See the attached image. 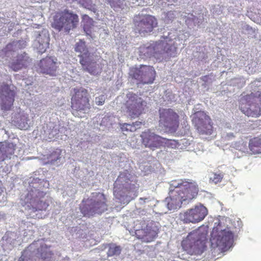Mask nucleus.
I'll return each mask as SVG.
<instances>
[{
	"mask_svg": "<svg viewBox=\"0 0 261 261\" xmlns=\"http://www.w3.org/2000/svg\"><path fill=\"white\" fill-rule=\"evenodd\" d=\"M199 188L196 181L189 179L173 180L170 185L169 197L166 198L170 210L181 207L183 202L191 201L198 195Z\"/></svg>",
	"mask_w": 261,
	"mask_h": 261,
	"instance_id": "f257e3e1",
	"label": "nucleus"
},
{
	"mask_svg": "<svg viewBox=\"0 0 261 261\" xmlns=\"http://www.w3.org/2000/svg\"><path fill=\"white\" fill-rule=\"evenodd\" d=\"M207 232L200 229L194 230L182 241V249L190 255H201L206 249Z\"/></svg>",
	"mask_w": 261,
	"mask_h": 261,
	"instance_id": "f03ea898",
	"label": "nucleus"
},
{
	"mask_svg": "<svg viewBox=\"0 0 261 261\" xmlns=\"http://www.w3.org/2000/svg\"><path fill=\"white\" fill-rule=\"evenodd\" d=\"M79 22L78 15L72 11L65 9L57 12L53 16L51 26L58 32L68 34L70 31L77 28Z\"/></svg>",
	"mask_w": 261,
	"mask_h": 261,
	"instance_id": "7ed1b4c3",
	"label": "nucleus"
},
{
	"mask_svg": "<svg viewBox=\"0 0 261 261\" xmlns=\"http://www.w3.org/2000/svg\"><path fill=\"white\" fill-rule=\"evenodd\" d=\"M106 198L103 194H96L95 199L83 200L80 206L81 212L84 217H91L96 214H101L107 210Z\"/></svg>",
	"mask_w": 261,
	"mask_h": 261,
	"instance_id": "20e7f679",
	"label": "nucleus"
},
{
	"mask_svg": "<svg viewBox=\"0 0 261 261\" xmlns=\"http://www.w3.org/2000/svg\"><path fill=\"white\" fill-rule=\"evenodd\" d=\"M139 188L137 182L132 179L130 175L126 173H121L117 177L114 184L113 193L114 196L118 199L121 197L128 196L130 194H136Z\"/></svg>",
	"mask_w": 261,
	"mask_h": 261,
	"instance_id": "39448f33",
	"label": "nucleus"
},
{
	"mask_svg": "<svg viewBox=\"0 0 261 261\" xmlns=\"http://www.w3.org/2000/svg\"><path fill=\"white\" fill-rule=\"evenodd\" d=\"M72 91L71 112L74 116L79 117V112H85L91 108L89 94L88 90L83 87L73 88Z\"/></svg>",
	"mask_w": 261,
	"mask_h": 261,
	"instance_id": "423d86ee",
	"label": "nucleus"
},
{
	"mask_svg": "<svg viewBox=\"0 0 261 261\" xmlns=\"http://www.w3.org/2000/svg\"><path fill=\"white\" fill-rule=\"evenodd\" d=\"M75 51L80 53V63L83 70L88 72L91 74H98L100 71V67L95 61H92L90 58V53L86 47L85 42L80 40L75 44Z\"/></svg>",
	"mask_w": 261,
	"mask_h": 261,
	"instance_id": "0eeeda50",
	"label": "nucleus"
},
{
	"mask_svg": "<svg viewBox=\"0 0 261 261\" xmlns=\"http://www.w3.org/2000/svg\"><path fill=\"white\" fill-rule=\"evenodd\" d=\"M134 30L142 36H146L158 27L157 19L149 14H138L134 16Z\"/></svg>",
	"mask_w": 261,
	"mask_h": 261,
	"instance_id": "6e6552de",
	"label": "nucleus"
},
{
	"mask_svg": "<svg viewBox=\"0 0 261 261\" xmlns=\"http://www.w3.org/2000/svg\"><path fill=\"white\" fill-rule=\"evenodd\" d=\"M146 102L137 94L129 92L124 103L126 112L132 118L140 116L144 111Z\"/></svg>",
	"mask_w": 261,
	"mask_h": 261,
	"instance_id": "1a4fd4ad",
	"label": "nucleus"
},
{
	"mask_svg": "<svg viewBox=\"0 0 261 261\" xmlns=\"http://www.w3.org/2000/svg\"><path fill=\"white\" fill-rule=\"evenodd\" d=\"M159 124L169 130L175 132L179 125V116L172 109H160L159 110Z\"/></svg>",
	"mask_w": 261,
	"mask_h": 261,
	"instance_id": "9d476101",
	"label": "nucleus"
},
{
	"mask_svg": "<svg viewBox=\"0 0 261 261\" xmlns=\"http://www.w3.org/2000/svg\"><path fill=\"white\" fill-rule=\"evenodd\" d=\"M130 75L138 81V84H152L155 80L156 72L152 66L141 65L139 68L130 70Z\"/></svg>",
	"mask_w": 261,
	"mask_h": 261,
	"instance_id": "9b49d317",
	"label": "nucleus"
},
{
	"mask_svg": "<svg viewBox=\"0 0 261 261\" xmlns=\"http://www.w3.org/2000/svg\"><path fill=\"white\" fill-rule=\"evenodd\" d=\"M44 196V193L42 191L37 189L31 190L29 191L24 199V202H22L21 204L23 206L30 204V205L28 204L27 206L34 212L37 211L46 210L48 206V204L39 198V197Z\"/></svg>",
	"mask_w": 261,
	"mask_h": 261,
	"instance_id": "f8f14e48",
	"label": "nucleus"
},
{
	"mask_svg": "<svg viewBox=\"0 0 261 261\" xmlns=\"http://www.w3.org/2000/svg\"><path fill=\"white\" fill-rule=\"evenodd\" d=\"M207 208L200 204L180 214V219L184 223H196L203 220L207 215Z\"/></svg>",
	"mask_w": 261,
	"mask_h": 261,
	"instance_id": "ddd939ff",
	"label": "nucleus"
},
{
	"mask_svg": "<svg viewBox=\"0 0 261 261\" xmlns=\"http://www.w3.org/2000/svg\"><path fill=\"white\" fill-rule=\"evenodd\" d=\"M193 122L198 133L202 135H211L213 124L210 116L203 112H198L193 120Z\"/></svg>",
	"mask_w": 261,
	"mask_h": 261,
	"instance_id": "4468645a",
	"label": "nucleus"
},
{
	"mask_svg": "<svg viewBox=\"0 0 261 261\" xmlns=\"http://www.w3.org/2000/svg\"><path fill=\"white\" fill-rule=\"evenodd\" d=\"M135 234L137 238L143 242H151L155 238L157 232L147 224L145 220H141L135 226Z\"/></svg>",
	"mask_w": 261,
	"mask_h": 261,
	"instance_id": "2eb2a0df",
	"label": "nucleus"
},
{
	"mask_svg": "<svg viewBox=\"0 0 261 261\" xmlns=\"http://www.w3.org/2000/svg\"><path fill=\"white\" fill-rule=\"evenodd\" d=\"M141 137L143 144L146 147L150 148L152 150L162 146L164 144L163 140H166V138H162L149 130L143 132Z\"/></svg>",
	"mask_w": 261,
	"mask_h": 261,
	"instance_id": "dca6fc26",
	"label": "nucleus"
},
{
	"mask_svg": "<svg viewBox=\"0 0 261 261\" xmlns=\"http://www.w3.org/2000/svg\"><path fill=\"white\" fill-rule=\"evenodd\" d=\"M38 66L40 72L56 76L58 69V60L56 58L46 57L40 61Z\"/></svg>",
	"mask_w": 261,
	"mask_h": 261,
	"instance_id": "f3484780",
	"label": "nucleus"
},
{
	"mask_svg": "<svg viewBox=\"0 0 261 261\" xmlns=\"http://www.w3.org/2000/svg\"><path fill=\"white\" fill-rule=\"evenodd\" d=\"M212 241V244L215 243L217 247L224 250L231 246L233 241V234L229 230H222L217 236L213 238Z\"/></svg>",
	"mask_w": 261,
	"mask_h": 261,
	"instance_id": "a211bd4d",
	"label": "nucleus"
},
{
	"mask_svg": "<svg viewBox=\"0 0 261 261\" xmlns=\"http://www.w3.org/2000/svg\"><path fill=\"white\" fill-rule=\"evenodd\" d=\"M31 60L27 54L23 53L17 56L16 61L12 63L11 68L15 71H18L22 68L27 67Z\"/></svg>",
	"mask_w": 261,
	"mask_h": 261,
	"instance_id": "6ab92c4d",
	"label": "nucleus"
},
{
	"mask_svg": "<svg viewBox=\"0 0 261 261\" xmlns=\"http://www.w3.org/2000/svg\"><path fill=\"white\" fill-rule=\"evenodd\" d=\"M16 145L13 143H8L3 145L0 148V163L10 159L14 153Z\"/></svg>",
	"mask_w": 261,
	"mask_h": 261,
	"instance_id": "aec40b11",
	"label": "nucleus"
},
{
	"mask_svg": "<svg viewBox=\"0 0 261 261\" xmlns=\"http://www.w3.org/2000/svg\"><path fill=\"white\" fill-rule=\"evenodd\" d=\"M249 148L253 154L261 153V138L254 137L250 140Z\"/></svg>",
	"mask_w": 261,
	"mask_h": 261,
	"instance_id": "412c9836",
	"label": "nucleus"
},
{
	"mask_svg": "<svg viewBox=\"0 0 261 261\" xmlns=\"http://www.w3.org/2000/svg\"><path fill=\"white\" fill-rule=\"evenodd\" d=\"M8 94V96H5L3 99V102L1 106L2 109L5 111L10 110L14 101V94L13 92L9 90Z\"/></svg>",
	"mask_w": 261,
	"mask_h": 261,
	"instance_id": "4be33fe9",
	"label": "nucleus"
},
{
	"mask_svg": "<svg viewBox=\"0 0 261 261\" xmlns=\"http://www.w3.org/2000/svg\"><path fill=\"white\" fill-rule=\"evenodd\" d=\"M255 109L252 110L251 108L245 110L242 106L241 107V111L248 117H257L260 115V109L258 106H255Z\"/></svg>",
	"mask_w": 261,
	"mask_h": 261,
	"instance_id": "5701e85b",
	"label": "nucleus"
},
{
	"mask_svg": "<svg viewBox=\"0 0 261 261\" xmlns=\"http://www.w3.org/2000/svg\"><path fill=\"white\" fill-rule=\"evenodd\" d=\"M18 117H17V120L15 121L18 127L20 129H24L27 127L28 121V116L27 114H18Z\"/></svg>",
	"mask_w": 261,
	"mask_h": 261,
	"instance_id": "b1692460",
	"label": "nucleus"
},
{
	"mask_svg": "<svg viewBox=\"0 0 261 261\" xmlns=\"http://www.w3.org/2000/svg\"><path fill=\"white\" fill-rule=\"evenodd\" d=\"M38 251L40 252V257L43 260L50 259L53 254L46 245H42Z\"/></svg>",
	"mask_w": 261,
	"mask_h": 261,
	"instance_id": "393cba45",
	"label": "nucleus"
},
{
	"mask_svg": "<svg viewBox=\"0 0 261 261\" xmlns=\"http://www.w3.org/2000/svg\"><path fill=\"white\" fill-rule=\"evenodd\" d=\"M139 123L138 122H136L135 123H133V124L129 123H122L120 124V128L121 130L123 132H133L136 130L137 128L136 125H138Z\"/></svg>",
	"mask_w": 261,
	"mask_h": 261,
	"instance_id": "a878e982",
	"label": "nucleus"
},
{
	"mask_svg": "<svg viewBox=\"0 0 261 261\" xmlns=\"http://www.w3.org/2000/svg\"><path fill=\"white\" fill-rule=\"evenodd\" d=\"M223 176L224 174L222 172H212L210 177V181L217 184L221 182Z\"/></svg>",
	"mask_w": 261,
	"mask_h": 261,
	"instance_id": "bb28decb",
	"label": "nucleus"
},
{
	"mask_svg": "<svg viewBox=\"0 0 261 261\" xmlns=\"http://www.w3.org/2000/svg\"><path fill=\"white\" fill-rule=\"evenodd\" d=\"M121 251V249L120 246L112 244L109 246L107 254L109 256H112L115 255H118L120 254Z\"/></svg>",
	"mask_w": 261,
	"mask_h": 261,
	"instance_id": "cd10ccee",
	"label": "nucleus"
},
{
	"mask_svg": "<svg viewBox=\"0 0 261 261\" xmlns=\"http://www.w3.org/2000/svg\"><path fill=\"white\" fill-rule=\"evenodd\" d=\"M18 261H33L31 258V252L28 250H24L19 257Z\"/></svg>",
	"mask_w": 261,
	"mask_h": 261,
	"instance_id": "c85d7f7f",
	"label": "nucleus"
},
{
	"mask_svg": "<svg viewBox=\"0 0 261 261\" xmlns=\"http://www.w3.org/2000/svg\"><path fill=\"white\" fill-rule=\"evenodd\" d=\"M94 26V21L92 20V22L90 21L89 22H86L83 23V29L85 32L88 35H91L92 33V30Z\"/></svg>",
	"mask_w": 261,
	"mask_h": 261,
	"instance_id": "c756f323",
	"label": "nucleus"
},
{
	"mask_svg": "<svg viewBox=\"0 0 261 261\" xmlns=\"http://www.w3.org/2000/svg\"><path fill=\"white\" fill-rule=\"evenodd\" d=\"M162 46L164 47V51L167 54L171 55V53L175 51V47L172 44L162 42Z\"/></svg>",
	"mask_w": 261,
	"mask_h": 261,
	"instance_id": "7c9ffc66",
	"label": "nucleus"
},
{
	"mask_svg": "<svg viewBox=\"0 0 261 261\" xmlns=\"http://www.w3.org/2000/svg\"><path fill=\"white\" fill-rule=\"evenodd\" d=\"M106 99V96L105 95H100L99 96L96 97L95 102L97 106H102L104 105Z\"/></svg>",
	"mask_w": 261,
	"mask_h": 261,
	"instance_id": "2f4dec72",
	"label": "nucleus"
},
{
	"mask_svg": "<svg viewBox=\"0 0 261 261\" xmlns=\"http://www.w3.org/2000/svg\"><path fill=\"white\" fill-rule=\"evenodd\" d=\"M164 143L166 144L168 146L171 148L176 147L177 145V142L174 140H163Z\"/></svg>",
	"mask_w": 261,
	"mask_h": 261,
	"instance_id": "473e14b6",
	"label": "nucleus"
},
{
	"mask_svg": "<svg viewBox=\"0 0 261 261\" xmlns=\"http://www.w3.org/2000/svg\"><path fill=\"white\" fill-rule=\"evenodd\" d=\"M50 157L52 158L50 160V163H53L54 162L57 161L58 160H59L61 158L60 151H55L53 152L50 155Z\"/></svg>",
	"mask_w": 261,
	"mask_h": 261,
	"instance_id": "72a5a7b5",
	"label": "nucleus"
},
{
	"mask_svg": "<svg viewBox=\"0 0 261 261\" xmlns=\"http://www.w3.org/2000/svg\"><path fill=\"white\" fill-rule=\"evenodd\" d=\"M82 22L83 23L86 22H89L90 21L92 22L93 20L92 18H90L88 15L84 14L82 15Z\"/></svg>",
	"mask_w": 261,
	"mask_h": 261,
	"instance_id": "f704fd0d",
	"label": "nucleus"
},
{
	"mask_svg": "<svg viewBox=\"0 0 261 261\" xmlns=\"http://www.w3.org/2000/svg\"><path fill=\"white\" fill-rule=\"evenodd\" d=\"M108 3L111 5V7H115L116 5L120 3V0H107Z\"/></svg>",
	"mask_w": 261,
	"mask_h": 261,
	"instance_id": "c9c22d12",
	"label": "nucleus"
},
{
	"mask_svg": "<svg viewBox=\"0 0 261 261\" xmlns=\"http://www.w3.org/2000/svg\"><path fill=\"white\" fill-rule=\"evenodd\" d=\"M13 44H14V42L13 43H9L6 46V48L7 49H11V48L13 47Z\"/></svg>",
	"mask_w": 261,
	"mask_h": 261,
	"instance_id": "e433bc0d",
	"label": "nucleus"
},
{
	"mask_svg": "<svg viewBox=\"0 0 261 261\" xmlns=\"http://www.w3.org/2000/svg\"><path fill=\"white\" fill-rule=\"evenodd\" d=\"M208 78V75H205V76H203L202 77V80L204 81V82H207V79Z\"/></svg>",
	"mask_w": 261,
	"mask_h": 261,
	"instance_id": "4c0bfd02",
	"label": "nucleus"
},
{
	"mask_svg": "<svg viewBox=\"0 0 261 261\" xmlns=\"http://www.w3.org/2000/svg\"><path fill=\"white\" fill-rule=\"evenodd\" d=\"M3 86H4V88L6 90H8L9 88V86L7 84H4Z\"/></svg>",
	"mask_w": 261,
	"mask_h": 261,
	"instance_id": "58836bf2",
	"label": "nucleus"
},
{
	"mask_svg": "<svg viewBox=\"0 0 261 261\" xmlns=\"http://www.w3.org/2000/svg\"><path fill=\"white\" fill-rule=\"evenodd\" d=\"M146 199H147V198H140V200H146Z\"/></svg>",
	"mask_w": 261,
	"mask_h": 261,
	"instance_id": "ea45409f",
	"label": "nucleus"
}]
</instances>
